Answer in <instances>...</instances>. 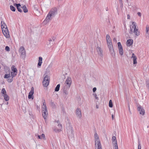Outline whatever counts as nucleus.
Segmentation results:
<instances>
[{"mask_svg": "<svg viewBox=\"0 0 149 149\" xmlns=\"http://www.w3.org/2000/svg\"><path fill=\"white\" fill-rule=\"evenodd\" d=\"M76 113L77 117L80 118L81 117V110L79 108H77L76 110Z\"/></svg>", "mask_w": 149, "mask_h": 149, "instance_id": "obj_17", "label": "nucleus"}, {"mask_svg": "<svg viewBox=\"0 0 149 149\" xmlns=\"http://www.w3.org/2000/svg\"><path fill=\"white\" fill-rule=\"evenodd\" d=\"M112 143L115 146V148H118V145L117 143V141L116 140V137L114 136H113L112 137Z\"/></svg>", "mask_w": 149, "mask_h": 149, "instance_id": "obj_15", "label": "nucleus"}, {"mask_svg": "<svg viewBox=\"0 0 149 149\" xmlns=\"http://www.w3.org/2000/svg\"><path fill=\"white\" fill-rule=\"evenodd\" d=\"M42 58L41 57H39L38 62V64L37 66L38 68L40 67L42 63Z\"/></svg>", "mask_w": 149, "mask_h": 149, "instance_id": "obj_18", "label": "nucleus"}, {"mask_svg": "<svg viewBox=\"0 0 149 149\" xmlns=\"http://www.w3.org/2000/svg\"><path fill=\"white\" fill-rule=\"evenodd\" d=\"M17 73L11 72V74L9 73L8 74H5L4 76V78L8 79L7 81L8 82L11 83L12 82L13 78L17 74Z\"/></svg>", "mask_w": 149, "mask_h": 149, "instance_id": "obj_3", "label": "nucleus"}, {"mask_svg": "<svg viewBox=\"0 0 149 149\" xmlns=\"http://www.w3.org/2000/svg\"><path fill=\"white\" fill-rule=\"evenodd\" d=\"M137 110L139 112V113L140 114L144 115L145 114V110L139 104L137 105Z\"/></svg>", "mask_w": 149, "mask_h": 149, "instance_id": "obj_11", "label": "nucleus"}, {"mask_svg": "<svg viewBox=\"0 0 149 149\" xmlns=\"http://www.w3.org/2000/svg\"><path fill=\"white\" fill-rule=\"evenodd\" d=\"M10 10L13 11L15 12L16 9L12 5H10Z\"/></svg>", "mask_w": 149, "mask_h": 149, "instance_id": "obj_26", "label": "nucleus"}, {"mask_svg": "<svg viewBox=\"0 0 149 149\" xmlns=\"http://www.w3.org/2000/svg\"><path fill=\"white\" fill-rule=\"evenodd\" d=\"M137 15L138 16H139L140 17H141V13L140 12H138L137 13Z\"/></svg>", "mask_w": 149, "mask_h": 149, "instance_id": "obj_44", "label": "nucleus"}, {"mask_svg": "<svg viewBox=\"0 0 149 149\" xmlns=\"http://www.w3.org/2000/svg\"><path fill=\"white\" fill-rule=\"evenodd\" d=\"M71 133H73V130H72L71 129Z\"/></svg>", "mask_w": 149, "mask_h": 149, "instance_id": "obj_51", "label": "nucleus"}, {"mask_svg": "<svg viewBox=\"0 0 149 149\" xmlns=\"http://www.w3.org/2000/svg\"><path fill=\"white\" fill-rule=\"evenodd\" d=\"M146 85L147 87L149 89V80H147L146 81Z\"/></svg>", "mask_w": 149, "mask_h": 149, "instance_id": "obj_31", "label": "nucleus"}, {"mask_svg": "<svg viewBox=\"0 0 149 149\" xmlns=\"http://www.w3.org/2000/svg\"><path fill=\"white\" fill-rule=\"evenodd\" d=\"M41 136L42 138V137L44 139H46L45 135L44 134H42Z\"/></svg>", "mask_w": 149, "mask_h": 149, "instance_id": "obj_36", "label": "nucleus"}, {"mask_svg": "<svg viewBox=\"0 0 149 149\" xmlns=\"http://www.w3.org/2000/svg\"><path fill=\"white\" fill-rule=\"evenodd\" d=\"M50 77L48 75H46L44 78L42 82V84L44 86L46 87L48 86V83L47 82L45 83V81H49Z\"/></svg>", "mask_w": 149, "mask_h": 149, "instance_id": "obj_6", "label": "nucleus"}, {"mask_svg": "<svg viewBox=\"0 0 149 149\" xmlns=\"http://www.w3.org/2000/svg\"><path fill=\"white\" fill-rule=\"evenodd\" d=\"M96 107L97 108H98V106L97 105H96Z\"/></svg>", "mask_w": 149, "mask_h": 149, "instance_id": "obj_53", "label": "nucleus"}, {"mask_svg": "<svg viewBox=\"0 0 149 149\" xmlns=\"http://www.w3.org/2000/svg\"><path fill=\"white\" fill-rule=\"evenodd\" d=\"M119 1L121 6H123L122 0H119Z\"/></svg>", "mask_w": 149, "mask_h": 149, "instance_id": "obj_40", "label": "nucleus"}, {"mask_svg": "<svg viewBox=\"0 0 149 149\" xmlns=\"http://www.w3.org/2000/svg\"><path fill=\"white\" fill-rule=\"evenodd\" d=\"M5 50L7 51H10V48L8 46H6L5 47Z\"/></svg>", "mask_w": 149, "mask_h": 149, "instance_id": "obj_35", "label": "nucleus"}, {"mask_svg": "<svg viewBox=\"0 0 149 149\" xmlns=\"http://www.w3.org/2000/svg\"><path fill=\"white\" fill-rule=\"evenodd\" d=\"M138 145H139V144H140V141L139 139L138 140Z\"/></svg>", "mask_w": 149, "mask_h": 149, "instance_id": "obj_48", "label": "nucleus"}, {"mask_svg": "<svg viewBox=\"0 0 149 149\" xmlns=\"http://www.w3.org/2000/svg\"><path fill=\"white\" fill-rule=\"evenodd\" d=\"M117 44H118V48L122 47L121 45V43L120 42H118V43Z\"/></svg>", "mask_w": 149, "mask_h": 149, "instance_id": "obj_32", "label": "nucleus"}, {"mask_svg": "<svg viewBox=\"0 0 149 149\" xmlns=\"http://www.w3.org/2000/svg\"><path fill=\"white\" fill-rule=\"evenodd\" d=\"M133 40L132 39H129L127 41V46H130L133 44Z\"/></svg>", "mask_w": 149, "mask_h": 149, "instance_id": "obj_19", "label": "nucleus"}, {"mask_svg": "<svg viewBox=\"0 0 149 149\" xmlns=\"http://www.w3.org/2000/svg\"><path fill=\"white\" fill-rule=\"evenodd\" d=\"M135 57H136V56L134 54V53H133L132 54V57H131V58H134Z\"/></svg>", "mask_w": 149, "mask_h": 149, "instance_id": "obj_42", "label": "nucleus"}, {"mask_svg": "<svg viewBox=\"0 0 149 149\" xmlns=\"http://www.w3.org/2000/svg\"><path fill=\"white\" fill-rule=\"evenodd\" d=\"M57 13L56 8H54L51 9L47 14V16L44 21V22L47 24L49 22Z\"/></svg>", "mask_w": 149, "mask_h": 149, "instance_id": "obj_1", "label": "nucleus"}, {"mask_svg": "<svg viewBox=\"0 0 149 149\" xmlns=\"http://www.w3.org/2000/svg\"><path fill=\"white\" fill-rule=\"evenodd\" d=\"M43 105L44 106V107H42V108L43 109V108H47V107L46 104L45 103V102L43 103Z\"/></svg>", "mask_w": 149, "mask_h": 149, "instance_id": "obj_38", "label": "nucleus"}, {"mask_svg": "<svg viewBox=\"0 0 149 149\" xmlns=\"http://www.w3.org/2000/svg\"><path fill=\"white\" fill-rule=\"evenodd\" d=\"M1 92L5 100L6 101H8L9 99V97L6 94V92L4 88H3L2 89Z\"/></svg>", "mask_w": 149, "mask_h": 149, "instance_id": "obj_5", "label": "nucleus"}, {"mask_svg": "<svg viewBox=\"0 0 149 149\" xmlns=\"http://www.w3.org/2000/svg\"><path fill=\"white\" fill-rule=\"evenodd\" d=\"M58 127H60V128H62V125L61 124H58Z\"/></svg>", "mask_w": 149, "mask_h": 149, "instance_id": "obj_43", "label": "nucleus"}, {"mask_svg": "<svg viewBox=\"0 0 149 149\" xmlns=\"http://www.w3.org/2000/svg\"><path fill=\"white\" fill-rule=\"evenodd\" d=\"M15 5L16 6L17 8L18 11L20 13H21L22 12V10L21 9V8L22 7L21 6V5L20 3H16Z\"/></svg>", "mask_w": 149, "mask_h": 149, "instance_id": "obj_20", "label": "nucleus"}, {"mask_svg": "<svg viewBox=\"0 0 149 149\" xmlns=\"http://www.w3.org/2000/svg\"><path fill=\"white\" fill-rule=\"evenodd\" d=\"M38 137L39 139H42L41 136L38 135Z\"/></svg>", "mask_w": 149, "mask_h": 149, "instance_id": "obj_45", "label": "nucleus"}, {"mask_svg": "<svg viewBox=\"0 0 149 149\" xmlns=\"http://www.w3.org/2000/svg\"><path fill=\"white\" fill-rule=\"evenodd\" d=\"M134 33L135 34L136 36H138L139 35V32L138 31L137 29H136L134 31Z\"/></svg>", "mask_w": 149, "mask_h": 149, "instance_id": "obj_25", "label": "nucleus"}, {"mask_svg": "<svg viewBox=\"0 0 149 149\" xmlns=\"http://www.w3.org/2000/svg\"><path fill=\"white\" fill-rule=\"evenodd\" d=\"M96 50L98 54L101 56L102 57L103 56V52L101 48L99 47H97L96 48Z\"/></svg>", "mask_w": 149, "mask_h": 149, "instance_id": "obj_16", "label": "nucleus"}, {"mask_svg": "<svg viewBox=\"0 0 149 149\" xmlns=\"http://www.w3.org/2000/svg\"><path fill=\"white\" fill-rule=\"evenodd\" d=\"M94 137H95V146L96 147V146L97 144H99L100 143V144H101L100 141L99 139V137L98 135L97 134L96 132L94 134Z\"/></svg>", "mask_w": 149, "mask_h": 149, "instance_id": "obj_9", "label": "nucleus"}, {"mask_svg": "<svg viewBox=\"0 0 149 149\" xmlns=\"http://www.w3.org/2000/svg\"><path fill=\"white\" fill-rule=\"evenodd\" d=\"M106 37H110V36L109 35H107Z\"/></svg>", "mask_w": 149, "mask_h": 149, "instance_id": "obj_49", "label": "nucleus"}, {"mask_svg": "<svg viewBox=\"0 0 149 149\" xmlns=\"http://www.w3.org/2000/svg\"><path fill=\"white\" fill-rule=\"evenodd\" d=\"M108 47L109 49L111 55L113 57L115 56V54L112 43L107 44Z\"/></svg>", "mask_w": 149, "mask_h": 149, "instance_id": "obj_4", "label": "nucleus"}, {"mask_svg": "<svg viewBox=\"0 0 149 149\" xmlns=\"http://www.w3.org/2000/svg\"><path fill=\"white\" fill-rule=\"evenodd\" d=\"M54 39H53V38H52V39H53V41H54V40H55V38H54ZM48 41H49V42H50V43L51 42V41H52V38H49L48 40Z\"/></svg>", "mask_w": 149, "mask_h": 149, "instance_id": "obj_37", "label": "nucleus"}, {"mask_svg": "<svg viewBox=\"0 0 149 149\" xmlns=\"http://www.w3.org/2000/svg\"><path fill=\"white\" fill-rule=\"evenodd\" d=\"M60 84H58L56 87L55 89V91L56 92L58 91L60 89Z\"/></svg>", "mask_w": 149, "mask_h": 149, "instance_id": "obj_24", "label": "nucleus"}, {"mask_svg": "<svg viewBox=\"0 0 149 149\" xmlns=\"http://www.w3.org/2000/svg\"><path fill=\"white\" fill-rule=\"evenodd\" d=\"M21 8H22L23 10V11L24 13H26L28 12V10L25 5H24L23 6L21 7Z\"/></svg>", "mask_w": 149, "mask_h": 149, "instance_id": "obj_22", "label": "nucleus"}, {"mask_svg": "<svg viewBox=\"0 0 149 149\" xmlns=\"http://www.w3.org/2000/svg\"><path fill=\"white\" fill-rule=\"evenodd\" d=\"M146 33H148L149 31V27L148 25H147L146 27Z\"/></svg>", "mask_w": 149, "mask_h": 149, "instance_id": "obj_33", "label": "nucleus"}, {"mask_svg": "<svg viewBox=\"0 0 149 149\" xmlns=\"http://www.w3.org/2000/svg\"><path fill=\"white\" fill-rule=\"evenodd\" d=\"M34 93V88L33 87L31 88V90L29 93L28 97L29 99H33V95Z\"/></svg>", "mask_w": 149, "mask_h": 149, "instance_id": "obj_13", "label": "nucleus"}, {"mask_svg": "<svg viewBox=\"0 0 149 149\" xmlns=\"http://www.w3.org/2000/svg\"><path fill=\"white\" fill-rule=\"evenodd\" d=\"M119 53L121 56L123 54V47L118 48Z\"/></svg>", "mask_w": 149, "mask_h": 149, "instance_id": "obj_23", "label": "nucleus"}, {"mask_svg": "<svg viewBox=\"0 0 149 149\" xmlns=\"http://www.w3.org/2000/svg\"><path fill=\"white\" fill-rule=\"evenodd\" d=\"M62 0H57V1H61Z\"/></svg>", "mask_w": 149, "mask_h": 149, "instance_id": "obj_54", "label": "nucleus"}, {"mask_svg": "<svg viewBox=\"0 0 149 149\" xmlns=\"http://www.w3.org/2000/svg\"><path fill=\"white\" fill-rule=\"evenodd\" d=\"M70 88V87L67 86H64L62 89L63 93L65 95H68V91L69 90Z\"/></svg>", "mask_w": 149, "mask_h": 149, "instance_id": "obj_12", "label": "nucleus"}, {"mask_svg": "<svg viewBox=\"0 0 149 149\" xmlns=\"http://www.w3.org/2000/svg\"><path fill=\"white\" fill-rule=\"evenodd\" d=\"M72 83V80L71 77H68L64 83L65 86L70 87Z\"/></svg>", "mask_w": 149, "mask_h": 149, "instance_id": "obj_7", "label": "nucleus"}, {"mask_svg": "<svg viewBox=\"0 0 149 149\" xmlns=\"http://www.w3.org/2000/svg\"><path fill=\"white\" fill-rule=\"evenodd\" d=\"M130 33H133V30H134L136 29V23L135 22H132V25H131L130 26Z\"/></svg>", "mask_w": 149, "mask_h": 149, "instance_id": "obj_14", "label": "nucleus"}, {"mask_svg": "<svg viewBox=\"0 0 149 149\" xmlns=\"http://www.w3.org/2000/svg\"><path fill=\"white\" fill-rule=\"evenodd\" d=\"M61 130L60 129H57L56 131L55 130V131L56 132H59Z\"/></svg>", "mask_w": 149, "mask_h": 149, "instance_id": "obj_47", "label": "nucleus"}, {"mask_svg": "<svg viewBox=\"0 0 149 149\" xmlns=\"http://www.w3.org/2000/svg\"><path fill=\"white\" fill-rule=\"evenodd\" d=\"M49 81H45V83H46V82H47V83H48V85H49Z\"/></svg>", "mask_w": 149, "mask_h": 149, "instance_id": "obj_52", "label": "nucleus"}, {"mask_svg": "<svg viewBox=\"0 0 149 149\" xmlns=\"http://www.w3.org/2000/svg\"><path fill=\"white\" fill-rule=\"evenodd\" d=\"M93 95H94V96L95 97V98L97 100H99V98L97 97V95L96 94V93L95 94H93Z\"/></svg>", "mask_w": 149, "mask_h": 149, "instance_id": "obj_34", "label": "nucleus"}, {"mask_svg": "<svg viewBox=\"0 0 149 149\" xmlns=\"http://www.w3.org/2000/svg\"><path fill=\"white\" fill-rule=\"evenodd\" d=\"M141 144H139L138 145V149H141Z\"/></svg>", "mask_w": 149, "mask_h": 149, "instance_id": "obj_41", "label": "nucleus"}, {"mask_svg": "<svg viewBox=\"0 0 149 149\" xmlns=\"http://www.w3.org/2000/svg\"><path fill=\"white\" fill-rule=\"evenodd\" d=\"M115 149H118V148L117 147V148H115Z\"/></svg>", "mask_w": 149, "mask_h": 149, "instance_id": "obj_55", "label": "nucleus"}, {"mask_svg": "<svg viewBox=\"0 0 149 149\" xmlns=\"http://www.w3.org/2000/svg\"><path fill=\"white\" fill-rule=\"evenodd\" d=\"M1 28L3 34L5 37H10V35L7 26L4 22H1Z\"/></svg>", "mask_w": 149, "mask_h": 149, "instance_id": "obj_2", "label": "nucleus"}, {"mask_svg": "<svg viewBox=\"0 0 149 149\" xmlns=\"http://www.w3.org/2000/svg\"><path fill=\"white\" fill-rule=\"evenodd\" d=\"M113 104L112 102V101L111 100H109V107L111 108H112L113 107Z\"/></svg>", "mask_w": 149, "mask_h": 149, "instance_id": "obj_27", "label": "nucleus"}, {"mask_svg": "<svg viewBox=\"0 0 149 149\" xmlns=\"http://www.w3.org/2000/svg\"><path fill=\"white\" fill-rule=\"evenodd\" d=\"M97 88L96 87H94L93 88V92L94 93L96 91Z\"/></svg>", "mask_w": 149, "mask_h": 149, "instance_id": "obj_39", "label": "nucleus"}, {"mask_svg": "<svg viewBox=\"0 0 149 149\" xmlns=\"http://www.w3.org/2000/svg\"><path fill=\"white\" fill-rule=\"evenodd\" d=\"M133 58V64H135L137 63V61H136V59L137 58L136 57H134V58Z\"/></svg>", "mask_w": 149, "mask_h": 149, "instance_id": "obj_28", "label": "nucleus"}, {"mask_svg": "<svg viewBox=\"0 0 149 149\" xmlns=\"http://www.w3.org/2000/svg\"><path fill=\"white\" fill-rule=\"evenodd\" d=\"M96 146L97 147V149H102L101 144H100V143H99V144L97 145Z\"/></svg>", "mask_w": 149, "mask_h": 149, "instance_id": "obj_29", "label": "nucleus"}, {"mask_svg": "<svg viewBox=\"0 0 149 149\" xmlns=\"http://www.w3.org/2000/svg\"><path fill=\"white\" fill-rule=\"evenodd\" d=\"M130 16L129 15H127V18L128 19H130Z\"/></svg>", "mask_w": 149, "mask_h": 149, "instance_id": "obj_46", "label": "nucleus"}, {"mask_svg": "<svg viewBox=\"0 0 149 149\" xmlns=\"http://www.w3.org/2000/svg\"><path fill=\"white\" fill-rule=\"evenodd\" d=\"M19 52L21 53V56L22 58L26 56L25 50L24 47L21 46L20 47Z\"/></svg>", "mask_w": 149, "mask_h": 149, "instance_id": "obj_8", "label": "nucleus"}, {"mask_svg": "<svg viewBox=\"0 0 149 149\" xmlns=\"http://www.w3.org/2000/svg\"><path fill=\"white\" fill-rule=\"evenodd\" d=\"M11 70L13 72L17 73V68H15V66L14 65H13L11 68Z\"/></svg>", "mask_w": 149, "mask_h": 149, "instance_id": "obj_21", "label": "nucleus"}, {"mask_svg": "<svg viewBox=\"0 0 149 149\" xmlns=\"http://www.w3.org/2000/svg\"><path fill=\"white\" fill-rule=\"evenodd\" d=\"M112 119L113 120V118H114V116H113V114L112 115Z\"/></svg>", "mask_w": 149, "mask_h": 149, "instance_id": "obj_50", "label": "nucleus"}, {"mask_svg": "<svg viewBox=\"0 0 149 149\" xmlns=\"http://www.w3.org/2000/svg\"><path fill=\"white\" fill-rule=\"evenodd\" d=\"M107 44L112 42L111 38H106Z\"/></svg>", "mask_w": 149, "mask_h": 149, "instance_id": "obj_30", "label": "nucleus"}, {"mask_svg": "<svg viewBox=\"0 0 149 149\" xmlns=\"http://www.w3.org/2000/svg\"><path fill=\"white\" fill-rule=\"evenodd\" d=\"M42 116L44 119L45 120L46 119V117L48 115V111L47 109L46 108H43L42 109Z\"/></svg>", "mask_w": 149, "mask_h": 149, "instance_id": "obj_10", "label": "nucleus"}]
</instances>
